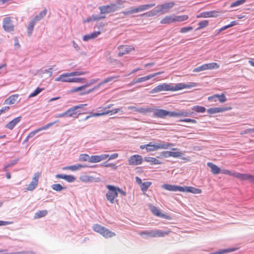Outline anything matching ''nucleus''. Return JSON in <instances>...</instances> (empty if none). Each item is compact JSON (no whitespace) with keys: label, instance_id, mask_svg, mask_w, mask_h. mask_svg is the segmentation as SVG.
I'll list each match as a JSON object with an SVG mask.
<instances>
[{"label":"nucleus","instance_id":"obj_60","mask_svg":"<svg viewBox=\"0 0 254 254\" xmlns=\"http://www.w3.org/2000/svg\"><path fill=\"white\" fill-rule=\"evenodd\" d=\"M90 157L87 154H81L79 156V159L81 161H88Z\"/></svg>","mask_w":254,"mask_h":254},{"label":"nucleus","instance_id":"obj_31","mask_svg":"<svg viewBox=\"0 0 254 254\" xmlns=\"http://www.w3.org/2000/svg\"><path fill=\"white\" fill-rule=\"evenodd\" d=\"M100 34V31H96L89 34L84 35L82 39L84 41H87L90 39H93L96 38Z\"/></svg>","mask_w":254,"mask_h":254},{"label":"nucleus","instance_id":"obj_1","mask_svg":"<svg viewBox=\"0 0 254 254\" xmlns=\"http://www.w3.org/2000/svg\"><path fill=\"white\" fill-rule=\"evenodd\" d=\"M106 188L108 191L106 196L107 199L111 203H114L118 201L117 197L118 196V187H116L111 185H107Z\"/></svg>","mask_w":254,"mask_h":254},{"label":"nucleus","instance_id":"obj_38","mask_svg":"<svg viewBox=\"0 0 254 254\" xmlns=\"http://www.w3.org/2000/svg\"><path fill=\"white\" fill-rule=\"evenodd\" d=\"M47 213L48 211L46 210H40L35 213L34 218V219H39L44 217Z\"/></svg>","mask_w":254,"mask_h":254},{"label":"nucleus","instance_id":"obj_40","mask_svg":"<svg viewBox=\"0 0 254 254\" xmlns=\"http://www.w3.org/2000/svg\"><path fill=\"white\" fill-rule=\"evenodd\" d=\"M191 110L197 113H204L206 111V108L200 106H194L191 108Z\"/></svg>","mask_w":254,"mask_h":254},{"label":"nucleus","instance_id":"obj_56","mask_svg":"<svg viewBox=\"0 0 254 254\" xmlns=\"http://www.w3.org/2000/svg\"><path fill=\"white\" fill-rule=\"evenodd\" d=\"M151 111V109L149 108H138L137 112L145 114L148 112Z\"/></svg>","mask_w":254,"mask_h":254},{"label":"nucleus","instance_id":"obj_41","mask_svg":"<svg viewBox=\"0 0 254 254\" xmlns=\"http://www.w3.org/2000/svg\"><path fill=\"white\" fill-rule=\"evenodd\" d=\"M236 250L234 248H229L227 249L220 250L218 251L211 253V254H224L229 252H234Z\"/></svg>","mask_w":254,"mask_h":254},{"label":"nucleus","instance_id":"obj_13","mask_svg":"<svg viewBox=\"0 0 254 254\" xmlns=\"http://www.w3.org/2000/svg\"><path fill=\"white\" fill-rule=\"evenodd\" d=\"M171 84L163 83L154 87L150 91L151 93H158L161 91H171Z\"/></svg>","mask_w":254,"mask_h":254},{"label":"nucleus","instance_id":"obj_21","mask_svg":"<svg viewBox=\"0 0 254 254\" xmlns=\"http://www.w3.org/2000/svg\"><path fill=\"white\" fill-rule=\"evenodd\" d=\"M231 109L230 107H215L207 109V112L209 114H214L224 112Z\"/></svg>","mask_w":254,"mask_h":254},{"label":"nucleus","instance_id":"obj_36","mask_svg":"<svg viewBox=\"0 0 254 254\" xmlns=\"http://www.w3.org/2000/svg\"><path fill=\"white\" fill-rule=\"evenodd\" d=\"M145 161L149 163L150 164L158 165L161 164V162L159 160L154 157H146L145 158Z\"/></svg>","mask_w":254,"mask_h":254},{"label":"nucleus","instance_id":"obj_28","mask_svg":"<svg viewBox=\"0 0 254 254\" xmlns=\"http://www.w3.org/2000/svg\"><path fill=\"white\" fill-rule=\"evenodd\" d=\"M170 231H162L160 230H153V237H162L169 235Z\"/></svg>","mask_w":254,"mask_h":254},{"label":"nucleus","instance_id":"obj_7","mask_svg":"<svg viewBox=\"0 0 254 254\" xmlns=\"http://www.w3.org/2000/svg\"><path fill=\"white\" fill-rule=\"evenodd\" d=\"M196 83L194 82H190L188 83H179L173 85L171 84V91H178L184 88H190L196 86Z\"/></svg>","mask_w":254,"mask_h":254},{"label":"nucleus","instance_id":"obj_42","mask_svg":"<svg viewBox=\"0 0 254 254\" xmlns=\"http://www.w3.org/2000/svg\"><path fill=\"white\" fill-rule=\"evenodd\" d=\"M206 70L217 69L219 67V65L216 63H211L205 64Z\"/></svg>","mask_w":254,"mask_h":254},{"label":"nucleus","instance_id":"obj_62","mask_svg":"<svg viewBox=\"0 0 254 254\" xmlns=\"http://www.w3.org/2000/svg\"><path fill=\"white\" fill-rule=\"evenodd\" d=\"M180 122H188V123H191L192 124H195L197 123L196 121L194 119H191L189 118L185 119L183 120H181L180 121Z\"/></svg>","mask_w":254,"mask_h":254},{"label":"nucleus","instance_id":"obj_48","mask_svg":"<svg viewBox=\"0 0 254 254\" xmlns=\"http://www.w3.org/2000/svg\"><path fill=\"white\" fill-rule=\"evenodd\" d=\"M237 22L236 21H231L230 24L221 27L220 29L219 32H220L222 31H223L224 30H226L227 28H229L230 27H232L233 26H235V25H237Z\"/></svg>","mask_w":254,"mask_h":254},{"label":"nucleus","instance_id":"obj_43","mask_svg":"<svg viewBox=\"0 0 254 254\" xmlns=\"http://www.w3.org/2000/svg\"><path fill=\"white\" fill-rule=\"evenodd\" d=\"M174 17H175V22L184 21L187 20L189 18L188 16L187 15H178V16L174 15Z\"/></svg>","mask_w":254,"mask_h":254},{"label":"nucleus","instance_id":"obj_64","mask_svg":"<svg viewBox=\"0 0 254 254\" xmlns=\"http://www.w3.org/2000/svg\"><path fill=\"white\" fill-rule=\"evenodd\" d=\"M104 166L105 167H111L114 170H116L117 169V166L114 163H108L105 165H104Z\"/></svg>","mask_w":254,"mask_h":254},{"label":"nucleus","instance_id":"obj_6","mask_svg":"<svg viewBox=\"0 0 254 254\" xmlns=\"http://www.w3.org/2000/svg\"><path fill=\"white\" fill-rule=\"evenodd\" d=\"M87 104H79L78 105L74 106L70 108H69L68 110H67L66 111H65L66 113V116L69 117H74V118H77L78 116L80 114V113H78L77 110L78 109H81L84 108L85 106H86Z\"/></svg>","mask_w":254,"mask_h":254},{"label":"nucleus","instance_id":"obj_30","mask_svg":"<svg viewBox=\"0 0 254 254\" xmlns=\"http://www.w3.org/2000/svg\"><path fill=\"white\" fill-rule=\"evenodd\" d=\"M19 97L18 94H14L10 96L4 102V104L11 105L15 103Z\"/></svg>","mask_w":254,"mask_h":254},{"label":"nucleus","instance_id":"obj_50","mask_svg":"<svg viewBox=\"0 0 254 254\" xmlns=\"http://www.w3.org/2000/svg\"><path fill=\"white\" fill-rule=\"evenodd\" d=\"M205 70H206V65L205 64H204L200 66H197L196 68H194L192 71L194 72H197L204 71Z\"/></svg>","mask_w":254,"mask_h":254},{"label":"nucleus","instance_id":"obj_59","mask_svg":"<svg viewBox=\"0 0 254 254\" xmlns=\"http://www.w3.org/2000/svg\"><path fill=\"white\" fill-rule=\"evenodd\" d=\"M65 180L67 181L68 182H73L75 180V178L72 175H66L65 178Z\"/></svg>","mask_w":254,"mask_h":254},{"label":"nucleus","instance_id":"obj_39","mask_svg":"<svg viewBox=\"0 0 254 254\" xmlns=\"http://www.w3.org/2000/svg\"><path fill=\"white\" fill-rule=\"evenodd\" d=\"M152 184L151 182H146L142 183L140 186L141 190L144 193L147 191L148 188H149Z\"/></svg>","mask_w":254,"mask_h":254},{"label":"nucleus","instance_id":"obj_9","mask_svg":"<svg viewBox=\"0 0 254 254\" xmlns=\"http://www.w3.org/2000/svg\"><path fill=\"white\" fill-rule=\"evenodd\" d=\"M174 5L175 2L173 1L166 2L162 4L158 5L157 6L158 12H159L161 14L167 13L169 9L172 8Z\"/></svg>","mask_w":254,"mask_h":254},{"label":"nucleus","instance_id":"obj_46","mask_svg":"<svg viewBox=\"0 0 254 254\" xmlns=\"http://www.w3.org/2000/svg\"><path fill=\"white\" fill-rule=\"evenodd\" d=\"M80 180L82 182H90L93 181V180H94V178L92 176L85 175V176H81L80 177Z\"/></svg>","mask_w":254,"mask_h":254},{"label":"nucleus","instance_id":"obj_18","mask_svg":"<svg viewBox=\"0 0 254 254\" xmlns=\"http://www.w3.org/2000/svg\"><path fill=\"white\" fill-rule=\"evenodd\" d=\"M150 209L152 213L155 216L164 218L168 220L171 219V218L169 215L162 213L160 209L155 206L151 205L150 206Z\"/></svg>","mask_w":254,"mask_h":254},{"label":"nucleus","instance_id":"obj_19","mask_svg":"<svg viewBox=\"0 0 254 254\" xmlns=\"http://www.w3.org/2000/svg\"><path fill=\"white\" fill-rule=\"evenodd\" d=\"M162 188L167 190L171 191H179L183 192V190H184L183 187L170 184H164L162 185Z\"/></svg>","mask_w":254,"mask_h":254},{"label":"nucleus","instance_id":"obj_17","mask_svg":"<svg viewBox=\"0 0 254 254\" xmlns=\"http://www.w3.org/2000/svg\"><path fill=\"white\" fill-rule=\"evenodd\" d=\"M59 121L57 120L54 122L49 123L47 124L46 125L42 127H40L39 128H38L32 132H31L28 135V138H32L37 133L39 132L40 131L43 130H46L49 127H51L54 124H55L57 123H59Z\"/></svg>","mask_w":254,"mask_h":254},{"label":"nucleus","instance_id":"obj_10","mask_svg":"<svg viewBox=\"0 0 254 254\" xmlns=\"http://www.w3.org/2000/svg\"><path fill=\"white\" fill-rule=\"evenodd\" d=\"M234 177L241 181L248 180L250 182L254 183V175L251 174L236 173L234 174Z\"/></svg>","mask_w":254,"mask_h":254},{"label":"nucleus","instance_id":"obj_54","mask_svg":"<svg viewBox=\"0 0 254 254\" xmlns=\"http://www.w3.org/2000/svg\"><path fill=\"white\" fill-rule=\"evenodd\" d=\"M88 73V71H76L71 72V74L72 75V76H79V75H84Z\"/></svg>","mask_w":254,"mask_h":254},{"label":"nucleus","instance_id":"obj_53","mask_svg":"<svg viewBox=\"0 0 254 254\" xmlns=\"http://www.w3.org/2000/svg\"><path fill=\"white\" fill-rule=\"evenodd\" d=\"M220 103H224L227 101L226 96L224 94H217V98Z\"/></svg>","mask_w":254,"mask_h":254},{"label":"nucleus","instance_id":"obj_32","mask_svg":"<svg viewBox=\"0 0 254 254\" xmlns=\"http://www.w3.org/2000/svg\"><path fill=\"white\" fill-rule=\"evenodd\" d=\"M174 22H175L174 15L166 16L160 21L161 24H170Z\"/></svg>","mask_w":254,"mask_h":254},{"label":"nucleus","instance_id":"obj_63","mask_svg":"<svg viewBox=\"0 0 254 254\" xmlns=\"http://www.w3.org/2000/svg\"><path fill=\"white\" fill-rule=\"evenodd\" d=\"M91 17L92 21H97L104 18V17H100V15L97 14H92Z\"/></svg>","mask_w":254,"mask_h":254},{"label":"nucleus","instance_id":"obj_14","mask_svg":"<svg viewBox=\"0 0 254 254\" xmlns=\"http://www.w3.org/2000/svg\"><path fill=\"white\" fill-rule=\"evenodd\" d=\"M73 76L70 73H64L55 79L56 81L64 82H72Z\"/></svg>","mask_w":254,"mask_h":254},{"label":"nucleus","instance_id":"obj_51","mask_svg":"<svg viewBox=\"0 0 254 254\" xmlns=\"http://www.w3.org/2000/svg\"><path fill=\"white\" fill-rule=\"evenodd\" d=\"M43 90V88H40L39 87L37 88L33 92L31 93L29 95V98H32V97L37 96Z\"/></svg>","mask_w":254,"mask_h":254},{"label":"nucleus","instance_id":"obj_57","mask_svg":"<svg viewBox=\"0 0 254 254\" xmlns=\"http://www.w3.org/2000/svg\"><path fill=\"white\" fill-rule=\"evenodd\" d=\"M160 13V12H158V8H157V7L156 6V8L154 10H153L152 11H149V12L144 13L143 14L144 15L147 14V15L148 16H154L155 15H156L157 14V13Z\"/></svg>","mask_w":254,"mask_h":254},{"label":"nucleus","instance_id":"obj_33","mask_svg":"<svg viewBox=\"0 0 254 254\" xmlns=\"http://www.w3.org/2000/svg\"><path fill=\"white\" fill-rule=\"evenodd\" d=\"M166 154L167 156L173 157H180L183 155L182 152L179 151L176 149H173L171 151H167Z\"/></svg>","mask_w":254,"mask_h":254},{"label":"nucleus","instance_id":"obj_20","mask_svg":"<svg viewBox=\"0 0 254 254\" xmlns=\"http://www.w3.org/2000/svg\"><path fill=\"white\" fill-rule=\"evenodd\" d=\"M218 12L216 11H204L200 13L197 15V18H207V17H216L218 16Z\"/></svg>","mask_w":254,"mask_h":254},{"label":"nucleus","instance_id":"obj_55","mask_svg":"<svg viewBox=\"0 0 254 254\" xmlns=\"http://www.w3.org/2000/svg\"><path fill=\"white\" fill-rule=\"evenodd\" d=\"M86 81V79L84 78H77V77H73L72 82L76 83H85Z\"/></svg>","mask_w":254,"mask_h":254},{"label":"nucleus","instance_id":"obj_58","mask_svg":"<svg viewBox=\"0 0 254 254\" xmlns=\"http://www.w3.org/2000/svg\"><path fill=\"white\" fill-rule=\"evenodd\" d=\"M193 29L192 27L191 26H189V27H184L180 29V32L184 33H187L189 31H190Z\"/></svg>","mask_w":254,"mask_h":254},{"label":"nucleus","instance_id":"obj_34","mask_svg":"<svg viewBox=\"0 0 254 254\" xmlns=\"http://www.w3.org/2000/svg\"><path fill=\"white\" fill-rule=\"evenodd\" d=\"M207 165L210 168L211 171L214 174H218L220 172V169L216 165L211 162L207 163Z\"/></svg>","mask_w":254,"mask_h":254},{"label":"nucleus","instance_id":"obj_16","mask_svg":"<svg viewBox=\"0 0 254 254\" xmlns=\"http://www.w3.org/2000/svg\"><path fill=\"white\" fill-rule=\"evenodd\" d=\"M118 49L119 50L118 57H121L124 55L128 54L132 50H133L134 48L132 46L122 45L118 47Z\"/></svg>","mask_w":254,"mask_h":254},{"label":"nucleus","instance_id":"obj_8","mask_svg":"<svg viewBox=\"0 0 254 254\" xmlns=\"http://www.w3.org/2000/svg\"><path fill=\"white\" fill-rule=\"evenodd\" d=\"M2 27L6 32H11L14 31V27L10 17L7 16L3 18Z\"/></svg>","mask_w":254,"mask_h":254},{"label":"nucleus","instance_id":"obj_24","mask_svg":"<svg viewBox=\"0 0 254 254\" xmlns=\"http://www.w3.org/2000/svg\"><path fill=\"white\" fill-rule=\"evenodd\" d=\"M21 116L16 117L9 122L8 124H7L5 127L9 129H12L16 126V125L21 121Z\"/></svg>","mask_w":254,"mask_h":254},{"label":"nucleus","instance_id":"obj_37","mask_svg":"<svg viewBox=\"0 0 254 254\" xmlns=\"http://www.w3.org/2000/svg\"><path fill=\"white\" fill-rule=\"evenodd\" d=\"M35 24L36 23L32 20L29 21L27 29L28 36L30 37L32 35L34 27Z\"/></svg>","mask_w":254,"mask_h":254},{"label":"nucleus","instance_id":"obj_5","mask_svg":"<svg viewBox=\"0 0 254 254\" xmlns=\"http://www.w3.org/2000/svg\"><path fill=\"white\" fill-rule=\"evenodd\" d=\"M167 116L174 117V112H170L164 109H155L153 111V117L165 119Z\"/></svg>","mask_w":254,"mask_h":254},{"label":"nucleus","instance_id":"obj_52","mask_svg":"<svg viewBox=\"0 0 254 254\" xmlns=\"http://www.w3.org/2000/svg\"><path fill=\"white\" fill-rule=\"evenodd\" d=\"M246 0H238L233 3H232L230 5V7H234L236 6H238L243 4L245 2Z\"/></svg>","mask_w":254,"mask_h":254},{"label":"nucleus","instance_id":"obj_23","mask_svg":"<svg viewBox=\"0 0 254 254\" xmlns=\"http://www.w3.org/2000/svg\"><path fill=\"white\" fill-rule=\"evenodd\" d=\"M164 147L163 145L159 146V145H155L152 144H146L145 145H142L140 146V148L142 149L144 148L146 149V152H149L151 151H153L156 150L160 148Z\"/></svg>","mask_w":254,"mask_h":254},{"label":"nucleus","instance_id":"obj_2","mask_svg":"<svg viewBox=\"0 0 254 254\" xmlns=\"http://www.w3.org/2000/svg\"><path fill=\"white\" fill-rule=\"evenodd\" d=\"M92 228L95 232L100 234L102 236L105 238H111L116 235L114 232L110 231L108 229L98 224H94L92 226Z\"/></svg>","mask_w":254,"mask_h":254},{"label":"nucleus","instance_id":"obj_26","mask_svg":"<svg viewBox=\"0 0 254 254\" xmlns=\"http://www.w3.org/2000/svg\"><path fill=\"white\" fill-rule=\"evenodd\" d=\"M121 109H119V108L111 110L110 111H103V112H99V113H95L93 116H101L108 115V114H110V115H112L117 114L119 112L121 111Z\"/></svg>","mask_w":254,"mask_h":254},{"label":"nucleus","instance_id":"obj_4","mask_svg":"<svg viewBox=\"0 0 254 254\" xmlns=\"http://www.w3.org/2000/svg\"><path fill=\"white\" fill-rule=\"evenodd\" d=\"M122 6H119L115 3L110 5H103L99 7L101 14L109 13L115 12L121 9Z\"/></svg>","mask_w":254,"mask_h":254},{"label":"nucleus","instance_id":"obj_47","mask_svg":"<svg viewBox=\"0 0 254 254\" xmlns=\"http://www.w3.org/2000/svg\"><path fill=\"white\" fill-rule=\"evenodd\" d=\"M118 77H119L118 76H111V77L106 78L103 81H102L99 83V85H100V86H101L105 83H107L112 81L113 79H114L115 78H116Z\"/></svg>","mask_w":254,"mask_h":254},{"label":"nucleus","instance_id":"obj_45","mask_svg":"<svg viewBox=\"0 0 254 254\" xmlns=\"http://www.w3.org/2000/svg\"><path fill=\"white\" fill-rule=\"evenodd\" d=\"M208 23H209L208 21L206 20H203V21L199 22L198 24L199 26L196 29V30L201 29H203V28L206 27V26H208Z\"/></svg>","mask_w":254,"mask_h":254},{"label":"nucleus","instance_id":"obj_44","mask_svg":"<svg viewBox=\"0 0 254 254\" xmlns=\"http://www.w3.org/2000/svg\"><path fill=\"white\" fill-rule=\"evenodd\" d=\"M153 230L150 231H143L139 233V235L141 236L144 235L148 237H153Z\"/></svg>","mask_w":254,"mask_h":254},{"label":"nucleus","instance_id":"obj_49","mask_svg":"<svg viewBox=\"0 0 254 254\" xmlns=\"http://www.w3.org/2000/svg\"><path fill=\"white\" fill-rule=\"evenodd\" d=\"M52 188L53 190L56 191H61L63 189H65V187H63L60 184H54L52 186Z\"/></svg>","mask_w":254,"mask_h":254},{"label":"nucleus","instance_id":"obj_29","mask_svg":"<svg viewBox=\"0 0 254 254\" xmlns=\"http://www.w3.org/2000/svg\"><path fill=\"white\" fill-rule=\"evenodd\" d=\"M47 12V9L45 8L42 11H41L38 15L35 16L31 20H32L33 22L36 23L46 16Z\"/></svg>","mask_w":254,"mask_h":254},{"label":"nucleus","instance_id":"obj_35","mask_svg":"<svg viewBox=\"0 0 254 254\" xmlns=\"http://www.w3.org/2000/svg\"><path fill=\"white\" fill-rule=\"evenodd\" d=\"M83 167H84V166H83V165H81L80 164H77V165H75L66 166V167L63 168V169L71 170L72 171H75L81 169V168H83Z\"/></svg>","mask_w":254,"mask_h":254},{"label":"nucleus","instance_id":"obj_11","mask_svg":"<svg viewBox=\"0 0 254 254\" xmlns=\"http://www.w3.org/2000/svg\"><path fill=\"white\" fill-rule=\"evenodd\" d=\"M41 175L40 173L37 172L34 174L33 177L28 187L26 188L27 190H33L38 185L39 177Z\"/></svg>","mask_w":254,"mask_h":254},{"label":"nucleus","instance_id":"obj_22","mask_svg":"<svg viewBox=\"0 0 254 254\" xmlns=\"http://www.w3.org/2000/svg\"><path fill=\"white\" fill-rule=\"evenodd\" d=\"M163 73H164V71H160V72H156V73H154L152 74L147 75L144 77L138 78L136 79V82H137V83H138L145 82V81L148 80L150 79L151 78H152L158 75H160Z\"/></svg>","mask_w":254,"mask_h":254},{"label":"nucleus","instance_id":"obj_3","mask_svg":"<svg viewBox=\"0 0 254 254\" xmlns=\"http://www.w3.org/2000/svg\"><path fill=\"white\" fill-rule=\"evenodd\" d=\"M155 3H149L140 5L137 7H131L129 10L123 11L121 12V13L124 14V15H127L133 13H136L151 8L155 6Z\"/></svg>","mask_w":254,"mask_h":254},{"label":"nucleus","instance_id":"obj_27","mask_svg":"<svg viewBox=\"0 0 254 254\" xmlns=\"http://www.w3.org/2000/svg\"><path fill=\"white\" fill-rule=\"evenodd\" d=\"M193 112L188 111L187 110L180 111L178 112H174V117H191Z\"/></svg>","mask_w":254,"mask_h":254},{"label":"nucleus","instance_id":"obj_15","mask_svg":"<svg viewBox=\"0 0 254 254\" xmlns=\"http://www.w3.org/2000/svg\"><path fill=\"white\" fill-rule=\"evenodd\" d=\"M108 154H101L100 155H92L90 156L88 161L90 163H98L102 160H106L109 157Z\"/></svg>","mask_w":254,"mask_h":254},{"label":"nucleus","instance_id":"obj_12","mask_svg":"<svg viewBox=\"0 0 254 254\" xmlns=\"http://www.w3.org/2000/svg\"><path fill=\"white\" fill-rule=\"evenodd\" d=\"M142 162V157L139 155L131 156L128 159V163L129 165L136 166L140 165Z\"/></svg>","mask_w":254,"mask_h":254},{"label":"nucleus","instance_id":"obj_25","mask_svg":"<svg viewBox=\"0 0 254 254\" xmlns=\"http://www.w3.org/2000/svg\"><path fill=\"white\" fill-rule=\"evenodd\" d=\"M183 192H189L193 194H200L202 192L201 189L192 187H183Z\"/></svg>","mask_w":254,"mask_h":254},{"label":"nucleus","instance_id":"obj_61","mask_svg":"<svg viewBox=\"0 0 254 254\" xmlns=\"http://www.w3.org/2000/svg\"><path fill=\"white\" fill-rule=\"evenodd\" d=\"M100 87V85H99V84H98L97 85L95 86L94 87H93L92 89H90L87 90V91H86V92H84L83 93H81V94H89V93L93 92L95 90L99 88Z\"/></svg>","mask_w":254,"mask_h":254}]
</instances>
